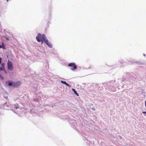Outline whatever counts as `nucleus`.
<instances>
[{
  "mask_svg": "<svg viewBox=\"0 0 146 146\" xmlns=\"http://www.w3.org/2000/svg\"><path fill=\"white\" fill-rule=\"evenodd\" d=\"M46 38L45 35L43 34L41 35L40 33L38 34V35L36 37V39L37 41L39 42L41 41L42 44L43 43L42 41L44 42Z\"/></svg>",
  "mask_w": 146,
  "mask_h": 146,
  "instance_id": "obj_1",
  "label": "nucleus"
},
{
  "mask_svg": "<svg viewBox=\"0 0 146 146\" xmlns=\"http://www.w3.org/2000/svg\"><path fill=\"white\" fill-rule=\"evenodd\" d=\"M7 67L9 70H12L13 69V67L12 63L9 60H8L7 62Z\"/></svg>",
  "mask_w": 146,
  "mask_h": 146,
  "instance_id": "obj_2",
  "label": "nucleus"
},
{
  "mask_svg": "<svg viewBox=\"0 0 146 146\" xmlns=\"http://www.w3.org/2000/svg\"><path fill=\"white\" fill-rule=\"evenodd\" d=\"M68 66L69 67H73V68H71L72 70H74L77 68V66L74 63H71L68 64Z\"/></svg>",
  "mask_w": 146,
  "mask_h": 146,
  "instance_id": "obj_3",
  "label": "nucleus"
},
{
  "mask_svg": "<svg viewBox=\"0 0 146 146\" xmlns=\"http://www.w3.org/2000/svg\"><path fill=\"white\" fill-rule=\"evenodd\" d=\"M21 84L20 82H13V87H17L20 86Z\"/></svg>",
  "mask_w": 146,
  "mask_h": 146,
  "instance_id": "obj_4",
  "label": "nucleus"
},
{
  "mask_svg": "<svg viewBox=\"0 0 146 146\" xmlns=\"http://www.w3.org/2000/svg\"><path fill=\"white\" fill-rule=\"evenodd\" d=\"M44 42L49 47L52 48V44L48 41L47 38L45 40Z\"/></svg>",
  "mask_w": 146,
  "mask_h": 146,
  "instance_id": "obj_5",
  "label": "nucleus"
},
{
  "mask_svg": "<svg viewBox=\"0 0 146 146\" xmlns=\"http://www.w3.org/2000/svg\"><path fill=\"white\" fill-rule=\"evenodd\" d=\"M2 66L0 68V70H4V71L5 72L6 74L7 72L4 69V64H1Z\"/></svg>",
  "mask_w": 146,
  "mask_h": 146,
  "instance_id": "obj_6",
  "label": "nucleus"
},
{
  "mask_svg": "<svg viewBox=\"0 0 146 146\" xmlns=\"http://www.w3.org/2000/svg\"><path fill=\"white\" fill-rule=\"evenodd\" d=\"M72 91L74 92V93L77 96H79L78 94L76 91V90L75 89H74V88H72Z\"/></svg>",
  "mask_w": 146,
  "mask_h": 146,
  "instance_id": "obj_7",
  "label": "nucleus"
},
{
  "mask_svg": "<svg viewBox=\"0 0 146 146\" xmlns=\"http://www.w3.org/2000/svg\"><path fill=\"white\" fill-rule=\"evenodd\" d=\"M8 85L9 86H13V82L12 83V82H9V83H8Z\"/></svg>",
  "mask_w": 146,
  "mask_h": 146,
  "instance_id": "obj_8",
  "label": "nucleus"
},
{
  "mask_svg": "<svg viewBox=\"0 0 146 146\" xmlns=\"http://www.w3.org/2000/svg\"><path fill=\"white\" fill-rule=\"evenodd\" d=\"M61 82L63 84H66V82L65 81H61Z\"/></svg>",
  "mask_w": 146,
  "mask_h": 146,
  "instance_id": "obj_9",
  "label": "nucleus"
},
{
  "mask_svg": "<svg viewBox=\"0 0 146 146\" xmlns=\"http://www.w3.org/2000/svg\"><path fill=\"white\" fill-rule=\"evenodd\" d=\"M0 78L2 80L4 79V78L1 75H0Z\"/></svg>",
  "mask_w": 146,
  "mask_h": 146,
  "instance_id": "obj_10",
  "label": "nucleus"
},
{
  "mask_svg": "<svg viewBox=\"0 0 146 146\" xmlns=\"http://www.w3.org/2000/svg\"><path fill=\"white\" fill-rule=\"evenodd\" d=\"M66 84L65 85H66L67 86H68V87H70V85H69L68 84H67V83H66Z\"/></svg>",
  "mask_w": 146,
  "mask_h": 146,
  "instance_id": "obj_11",
  "label": "nucleus"
},
{
  "mask_svg": "<svg viewBox=\"0 0 146 146\" xmlns=\"http://www.w3.org/2000/svg\"><path fill=\"white\" fill-rule=\"evenodd\" d=\"M1 60H2V58L1 57H0V64L1 63Z\"/></svg>",
  "mask_w": 146,
  "mask_h": 146,
  "instance_id": "obj_12",
  "label": "nucleus"
},
{
  "mask_svg": "<svg viewBox=\"0 0 146 146\" xmlns=\"http://www.w3.org/2000/svg\"><path fill=\"white\" fill-rule=\"evenodd\" d=\"M143 113H146V111H143Z\"/></svg>",
  "mask_w": 146,
  "mask_h": 146,
  "instance_id": "obj_13",
  "label": "nucleus"
},
{
  "mask_svg": "<svg viewBox=\"0 0 146 146\" xmlns=\"http://www.w3.org/2000/svg\"><path fill=\"white\" fill-rule=\"evenodd\" d=\"M145 107H146V100L145 101Z\"/></svg>",
  "mask_w": 146,
  "mask_h": 146,
  "instance_id": "obj_14",
  "label": "nucleus"
},
{
  "mask_svg": "<svg viewBox=\"0 0 146 146\" xmlns=\"http://www.w3.org/2000/svg\"><path fill=\"white\" fill-rule=\"evenodd\" d=\"M2 48V46L1 45H0V48Z\"/></svg>",
  "mask_w": 146,
  "mask_h": 146,
  "instance_id": "obj_15",
  "label": "nucleus"
},
{
  "mask_svg": "<svg viewBox=\"0 0 146 146\" xmlns=\"http://www.w3.org/2000/svg\"><path fill=\"white\" fill-rule=\"evenodd\" d=\"M9 1V0H7V2H8Z\"/></svg>",
  "mask_w": 146,
  "mask_h": 146,
  "instance_id": "obj_16",
  "label": "nucleus"
}]
</instances>
